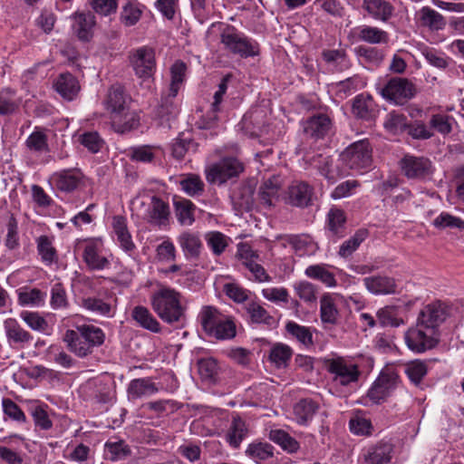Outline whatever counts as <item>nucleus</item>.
Segmentation results:
<instances>
[{
    "label": "nucleus",
    "mask_w": 464,
    "mask_h": 464,
    "mask_svg": "<svg viewBox=\"0 0 464 464\" xmlns=\"http://www.w3.org/2000/svg\"><path fill=\"white\" fill-rule=\"evenodd\" d=\"M319 409V404L312 399L300 400L294 406V416L300 425H306L314 416Z\"/></svg>",
    "instance_id": "nucleus-35"
},
{
    "label": "nucleus",
    "mask_w": 464,
    "mask_h": 464,
    "mask_svg": "<svg viewBox=\"0 0 464 464\" xmlns=\"http://www.w3.org/2000/svg\"><path fill=\"white\" fill-rule=\"evenodd\" d=\"M201 324L208 336L217 339H230L237 333L234 321H201Z\"/></svg>",
    "instance_id": "nucleus-23"
},
{
    "label": "nucleus",
    "mask_w": 464,
    "mask_h": 464,
    "mask_svg": "<svg viewBox=\"0 0 464 464\" xmlns=\"http://www.w3.org/2000/svg\"><path fill=\"white\" fill-rule=\"evenodd\" d=\"M220 40L226 50L242 58L253 57L259 53L258 44L238 33L233 26L222 32Z\"/></svg>",
    "instance_id": "nucleus-3"
},
{
    "label": "nucleus",
    "mask_w": 464,
    "mask_h": 464,
    "mask_svg": "<svg viewBox=\"0 0 464 464\" xmlns=\"http://www.w3.org/2000/svg\"><path fill=\"white\" fill-rule=\"evenodd\" d=\"M45 295L39 289L34 288L29 291L19 293L18 300L22 305H40L44 301Z\"/></svg>",
    "instance_id": "nucleus-62"
},
{
    "label": "nucleus",
    "mask_w": 464,
    "mask_h": 464,
    "mask_svg": "<svg viewBox=\"0 0 464 464\" xmlns=\"http://www.w3.org/2000/svg\"><path fill=\"white\" fill-rule=\"evenodd\" d=\"M194 146L191 138L184 137V134H179L171 144L172 156L177 160L184 159L186 153Z\"/></svg>",
    "instance_id": "nucleus-57"
},
{
    "label": "nucleus",
    "mask_w": 464,
    "mask_h": 464,
    "mask_svg": "<svg viewBox=\"0 0 464 464\" xmlns=\"http://www.w3.org/2000/svg\"><path fill=\"white\" fill-rule=\"evenodd\" d=\"M327 229L330 237L339 239L345 235L346 217L343 210L336 208L330 209L327 215Z\"/></svg>",
    "instance_id": "nucleus-34"
},
{
    "label": "nucleus",
    "mask_w": 464,
    "mask_h": 464,
    "mask_svg": "<svg viewBox=\"0 0 464 464\" xmlns=\"http://www.w3.org/2000/svg\"><path fill=\"white\" fill-rule=\"evenodd\" d=\"M433 226L439 229L459 228L464 229V220L454 217L447 212L440 213L432 222Z\"/></svg>",
    "instance_id": "nucleus-53"
},
{
    "label": "nucleus",
    "mask_w": 464,
    "mask_h": 464,
    "mask_svg": "<svg viewBox=\"0 0 464 464\" xmlns=\"http://www.w3.org/2000/svg\"><path fill=\"white\" fill-rule=\"evenodd\" d=\"M53 87L67 101H72L80 91L77 79L69 72L60 74L53 82Z\"/></svg>",
    "instance_id": "nucleus-31"
},
{
    "label": "nucleus",
    "mask_w": 464,
    "mask_h": 464,
    "mask_svg": "<svg viewBox=\"0 0 464 464\" xmlns=\"http://www.w3.org/2000/svg\"><path fill=\"white\" fill-rule=\"evenodd\" d=\"M25 143L32 151L39 153L48 151L47 137L43 131L35 130L31 133Z\"/></svg>",
    "instance_id": "nucleus-55"
},
{
    "label": "nucleus",
    "mask_w": 464,
    "mask_h": 464,
    "mask_svg": "<svg viewBox=\"0 0 464 464\" xmlns=\"http://www.w3.org/2000/svg\"><path fill=\"white\" fill-rule=\"evenodd\" d=\"M130 63L135 74L141 79L153 76L156 70L155 52L151 47L141 46L130 52Z\"/></svg>",
    "instance_id": "nucleus-8"
},
{
    "label": "nucleus",
    "mask_w": 464,
    "mask_h": 464,
    "mask_svg": "<svg viewBox=\"0 0 464 464\" xmlns=\"http://www.w3.org/2000/svg\"><path fill=\"white\" fill-rule=\"evenodd\" d=\"M81 144L92 153L99 152L104 145V140L98 132L89 131L81 135Z\"/></svg>",
    "instance_id": "nucleus-56"
},
{
    "label": "nucleus",
    "mask_w": 464,
    "mask_h": 464,
    "mask_svg": "<svg viewBox=\"0 0 464 464\" xmlns=\"http://www.w3.org/2000/svg\"><path fill=\"white\" fill-rule=\"evenodd\" d=\"M349 427L351 432L358 436H368L372 431L371 420L360 415H356L350 420Z\"/></svg>",
    "instance_id": "nucleus-54"
},
{
    "label": "nucleus",
    "mask_w": 464,
    "mask_h": 464,
    "mask_svg": "<svg viewBox=\"0 0 464 464\" xmlns=\"http://www.w3.org/2000/svg\"><path fill=\"white\" fill-rule=\"evenodd\" d=\"M105 448L111 454L110 459L113 461L124 459L131 453L130 447L122 440L106 442Z\"/></svg>",
    "instance_id": "nucleus-58"
},
{
    "label": "nucleus",
    "mask_w": 464,
    "mask_h": 464,
    "mask_svg": "<svg viewBox=\"0 0 464 464\" xmlns=\"http://www.w3.org/2000/svg\"><path fill=\"white\" fill-rule=\"evenodd\" d=\"M416 17L421 26L432 32L441 31L447 24L444 16L430 6L421 7L416 14Z\"/></svg>",
    "instance_id": "nucleus-24"
},
{
    "label": "nucleus",
    "mask_w": 464,
    "mask_h": 464,
    "mask_svg": "<svg viewBox=\"0 0 464 464\" xmlns=\"http://www.w3.org/2000/svg\"><path fill=\"white\" fill-rule=\"evenodd\" d=\"M293 352L292 349L284 343L274 344L268 353V361L277 369L287 366Z\"/></svg>",
    "instance_id": "nucleus-38"
},
{
    "label": "nucleus",
    "mask_w": 464,
    "mask_h": 464,
    "mask_svg": "<svg viewBox=\"0 0 464 464\" xmlns=\"http://www.w3.org/2000/svg\"><path fill=\"white\" fill-rule=\"evenodd\" d=\"M155 311L161 319H179L185 308L179 301V294L169 288L160 289L152 299Z\"/></svg>",
    "instance_id": "nucleus-4"
},
{
    "label": "nucleus",
    "mask_w": 464,
    "mask_h": 464,
    "mask_svg": "<svg viewBox=\"0 0 464 464\" xmlns=\"http://www.w3.org/2000/svg\"><path fill=\"white\" fill-rule=\"evenodd\" d=\"M111 226L120 247L126 253L133 252L136 249V245L128 228L126 218L123 216H114Z\"/></svg>",
    "instance_id": "nucleus-15"
},
{
    "label": "nucleus",
    "mask_w": 464,
    "mask_h": 464,
    "mask_svg": "<svg viewBox=\"0 0 464 464\" xmlns=\"http://www.w3.org/2000/svg\"><path fill=\"white\" fill-rule=\"evenodd\" d=\"M159 392L155 382L150 378H139L130 381L127 388L129 401H136L148 397Z\"/></svg>",
    "instance_id": "nucleus-25"
},
{
    "label": "nucleus",
    "mask_w": 464,
    "mask_h": 464,
    "mask_svg": "<svg viewBox=\"0 0 464 464\" xmlns=\"http://www.w3.org/2000/svg\"><path fill=\"white\" fill-rule=\"evenodd\" d=\"M231 77V74H227L222 78L220 83L218 84V90L214 94V102L211 104V111H209L203 119V125L201 128L210 129L216 124L218 119V112L220 111V103L223 100V96L227 92V82Z\"/></svg>",
    "instance_id": "nucleus-30"
},
{
    "label": "nucleus",
    "mask_w": 464,
    "mask_h": 464,
    "mask_svg": "<svg viewBox=\"0 0 464 464\" xmlns=\"http://www.w3.org/2000/svg\"><path fill=\"white\" fill-rule=\"evenodd\" d=\"M82 178L83 175L78 169H63L52 177L56 188L64 192H72L76 189Z\"/></svg>",
    "instance_id": "nucleus-21"
},
{
    "label": "nucleus",
    "mask_w": 464,
    "mask_h": 464,
    "mask_svg": "<svg viewBox=\"0 0 464 464\" xmlns=\"http://www.w3.org/2000/svg\"><path fill=\"white\" fill-rule=\"evenodd\" d=\"M73 30L78 38L82 41H89L93 34V28L96 24L95 15L90 12H75L72 15Z\"/></svg>",
    "instance_id": "nucleus-19"
},
{
    "label": "nucleus",
    "mask_w": 464,
    "mask_h": 464,
    "mask_svg": "<svg viewBox=\"0 0 464 464\" xmlns=\"http://www.w3.org/2000/svg\"><path fill=\"white\" fill-rule=\"evenodd\" d=\"M5 330L10 343H23L31 339L30 334L18 325L16 321H5Z\"/></svg>",
    "instance_id": "nucleus-52"
},
{
    "label": "nucleus",
    "mask_w": 464,
    "mask_h": 464,
    "mask_svg": "<svg viewBox=\"0 0 464 464\" xmlns=\"http://www.w3.org/2000/svg\"><path fill=\"white\" fill-rule=\"evenodd\" d=\"M175 98L176 97H169V92H167L166 96L161 98L160 105L157 111V115L161 121H169L178 115L179 110L174 102Z\"/></svg>",
    "instance_id": "nucleus-51"
},
{
    "label": "nucleus",
    "mask_w": 464,
    "mask_h": 464,
    "mask_svg": "<svg viewBox=\"0 0 464 464\" xmlns=\"http://www.w3.org/2000/svg\"><path fill=\"white\" fill-rule=\"evenodd\" d=\"M362 8L367 14L383 23L388 22L394 14V6L387 0H362Z\"/></svg>",
    "instance_id": "nucleus-16"
},
{
    "label": "nucleus",
    "mask_w": 464,
    "mask_h": 464,
    "mask_svg": "<svg viewBox=\"0 0 464 464\" xmlns=\"http://www.w3.org/2000/svg\"><path fill=\"white\" fill-rule=\"evenodd\" d=\"M181 189L188 196L195 197L202 195L205 185L199 176L188 174L179 182Z\"/></svg>",
    "instance_id": "nucleus-47"
},
{
    "label": "nucleus",
    "mask_w": 464,
    "mask_h": 464,
    "mask_svg": "<svg viewBox=\"0 0 464 464\" xmlns=\"http://www.w3.org/2000/svg\"><path fill=\"white\" fill-rule=\"evenodd\" d=\"M128 99L129 97L125 93L123 87L119 84L112 85L109 90L105 106L108 111L114 114V121L117 117L128 118Z\"/></svg>",
    "instance_id": "nucleus-13"
},
{
    "label": "nucleus",
    "mask_w": 464,
    "mask_h": 464,
    "mask_svg": "<svg viewBox=\"0 0 464 464\" xmlns=\"http://www.w3.org/2000/svg\"><path fill=\"white\" fill-rule=\"evenodd\" d=\"M311 164L332 183L343 175L342 169L337 165H334V160L330 156L317 155L312 159Z\"/></svg>",
    "instance_id": "nucleus-32"
},
{
    "label": "nucleus",
    "mask_w": 464,
    "mask_h": 464,
    "mask_svg": "<svg viewBox=\"0 0 464 464\" xmlns=\"http://www.w3.org/2000/svg\"><path fill=\"white\" fill-rule=\"evenodd\" d=\"M102 246L101 239H92L86 242L82 259L89 269L100 271L110 266L111 261L102 254Z\"/></svg>",
    "instance_id": "nucleus-12"
},
{
    "label": "nucleus",
    "mask_w": 464,
    "mask_h": 464,
    "mask_svg": "<svg viewBox=\"0 0 464 464\" xmlns=\"http://www.w3.org/2000/svg\"><path fill=\"white\" fill-rule=\"evenodd\" d=\"M369 231L365 228L358 229L353 237L345 240L339 248V256L348 257L360 246V245L368 237Z\"/></svg>",
    "instance_id": "nucleus-44"
},
{
    "label": "nucleus",
    "mask_w": 464,
    "mask_h": 464,
    "mask_svg": "<svg viewBox=\"0 0 464 464\" xmlns=\"http://www.w3.org/2000/svg\"><path fill=\"white\" fill-rule=\"evenodd\" d=\"M178 243L187 259H198L203 248L198 233L184 231L178 237Z\"/></svg>",
    "instance_id": "nucleus-22"
},
{
    "label": "nucleus",
    "mask_w": 464,
    "mask_h": 464,
    "mask_svg": "<svg viewBox=\"0 0 464 464\" xmlns=\"http://www.w3.org/2000/svg\"><path fill=\"white\" fill-rule=\"evenodd\" d=\"M82 389L89 398L97 402L106 403L112 399L111 383L100 379L89 380Z\"/></svg>",
    "instance_id": "nucleus-20"
},
{
    "label": "nucleus",
    "mask_w": 464,
    "mask_h": 464,
    "mask_svg": "<svg viewBox=\"0 0 464 464\" xmlns=\"http://www.w3.org/2000/svg\"><path fill=\"white\" fill-rule=\"evenodd\" d=\"M188 66L181 61H176L169 68L170 82L168 89L169 97H176L186 80Z\"/></svg>",
    "instance_id": "nucleus-36"
},
{
    "label": "nucleus",
    "mask_w": 464,
    "mask_h": 464,
    "mask_svg": "<svg viewBox=\"0 0 464 464\" xmlns=\"http://www.w3.org/2000/svg\"><path fill=\"white\" fill-rule=\"evenodd\" d=\"M169 216V208L168 203L160 198L153 196L150 206L148 210V221L156 226L166 224Z\"/></svg>",
    "instance_id": "nucleus-33"
},
{
    "label": "nucleus",
    "mask_w": 464,
    "mask_h": 464,
    "mask_svg": "<svg viewBox=\"0 0 464 464\" xmlns=\"http://www.w3.org/2000/svg\"><path fill=\"white\" fill-rule=\"evenodd\" d=\"M374 112V102L371 96L360 94L356 96L353 102V113L363 120H369Z\"/></svg>",
    "instance_id": "nucleus-42"
},
{
    "label": "nucleus",
    "mask_w": 464,
    "mask_h": 464,
    "mask_svg": "<svg viewBox=\"0 0 464 464\" xmlns=\"http://www.w3.org/2000/svg\"><path fill=\"white\" fill-rule=\"evenodd\" d=\"M380 94L395 104H403L415 96L416 87L406 78L393 77L380 90Z\"/></svg>",
    "instance_id": "nucleus-5"
},
{
    "label": "nucleus",
    "mask_w": 464,
    "mask_h": 464,
    "mask_svg": "<svg viewBox=\"0 0 464 464\" xmlns=\"http://www.w3.org/2000/svg\"><path fill=\"white\" fill-rule=\"evenodd\" d=\"M393 446L388 441H380L366 449L362 454L367 464H387L392 460Z\"/></svg>",
    "instance_id": "nucleus-17"
},
{
    "label": "nucleus",
    "mask_w": 464,
    "mask_h": 464,
    "mask_svg": "<svg viewBox=\"0 0 464 464\" xmlns=\"http://www.w3.org/2000/svg\"><path fill=\"white\" fill-rule=\"evenodd\" d=\"M440 341L437 321H418L405 334L408 348L417 353L434 348Z\"/></svg>",
    "instance_id": "nucleus-1"
},
{
    "label": "nucleus",
    "mask_w": 464,
    "mask_h": 464,
    "mask_svg": "<svg viewBox=\"0 0 464 464\" xmlns=\"http://www.w3.org/2000/svg\"><path fill=\"white\" fill-rule=\"evenodd\" d=\"M332 120L328 115L324 113L310 117L304 125V132L316 140L327 136L332 131Z\"/></svg>",
    "instance_id": "nucleus-18"
},
{
    "label": "nucleus",
    "mask_w": 464,
    "mask_h": 464,
    "mask_svg": "<svg viewBox=\"0 0 464 464\" xmlns=\"http://www.w3.org/2000/svg\"><path fill=\"white\" fill-rule=\"evenodd\" d=\"M176 217L182 226H191L194 221L195 205L188 199L175 202Z\"/></svg>",
    "instance_id": "nucleus-46"
},
{
    "label": "nucleus",
    "mask_w": 464,
    "mask_h": 464,
    "mask_svg": "<svg viewBox=\"0 0 464 464\" xmlns=\"http://www.w3.org/2000/svg\"><path fill=\"white\" fill-rule=\"evenodd\" d=\"M408 134L415 140H428L433 136V131L421 121H415L407 128Z\"/></svg>",
    "instance_id": "nucleus-63"
},
{
    "label": "nucleus",
    "mask_w": 464,
    "mask_h": 464,
    "mask_svg": "<svg viewBox=\"0 0 464 464\" xmlns=\"http://www.w3.org/2000/svg\"><path fill=\"white\" fill-rule=\"evenodd\" d=\"M398 382L399 376L394 371L382 372L368 390L366 397L373 404H381L393 392Z\"/></svg>",
    "instance_id": "nucleus-7"
},
{
    "label": "nucleus",
    "mask_w": 464,
    "mask_h": 464,
    "mask_svg": "<svg viewBox=\"0 0 464 464\" xmlns=\"http://www.w3.org/2000/svg\"><path fill=\"white\" fill-rule=\"evenodd\" d=\"M37 251L45 264H52L57 258L56 250L53 246L52 239L47 236H40L36 239Z\"/></svg>",
    "instance_id": "nucleus-49"
},
{
    "label": "nucleus",
    "mask_w": 464,
    "mask_h": 464,
    "mask_svg": "<svg viewBox=\"0 0 464 464\" xmlns=\"http://www.w3.org/2000/svg\"><path fill=\"white\" fill-rule=\"evenodd\" d=\"M244 169V164L237 158L224 157L206 167V179L209 184L222 186L237 180Z\"/></svg>",
    "instance_id": "nucleus-2"
},
{
    "label": "nucleus",
    "mask_w": 464,
    "mask_h": 464,
    "mask_svg": "<svg viewBox=\"0 0 464 464\" xmlns=\"http://www.w3.org/2000/svg\"><path fill=\"white\" fill-rule=\"evenodd\" d=\"M294 288L296 295L304 302L313 303L316 301V288L312 283L300 281L295 284Z\"/></svg>",
    "instance_id": "nucleus-60"
},
{
    "label": "nucleus",
    "mask_w": 464,
    "mask_h": 464,
    "mask_svg": "<svg viewBox=\"0 0 464 464\" xmlns=\"http://www.w3.org/2000/svg\"><path fill=\"white\" fill-rule=\"evenodd\" d=\"M282 180L279 176H272L263 182L259 188L258 199L265 207H272L278 198Z\"/></svg>",
    "instance_id": "nucleus-26"
},
{
    "label": "nucleus",
    "mask_w": 464,
    "mask_h": 464,
    "mask_svg": "<svg viewBox=\"0 0 464 464\" xmlns=\"http://www.w3.org/2000/svg\"><path fill=\"white\" fill-rule=\"evenodd\" d=\"M405 373L412 383L418 385L428 372L427 364L424 362L415 360L408 362L404 369Z\"/></svg>",
    "instance_id": "nucleus-50"
},
{
    "label": "nucleus",
    "mask_w": 464,
    "mask_h": 464,
    "mask_svg": "<svg viewBox=\"0 0 464 464\" xmlns=\"http://www.w3.org/2000/svg\"><path fill=\"white\" fill-rule=\"evenodd\" d=\"M18 107L14 102V92L12 89H4L0 92V114L13 113Z\"/></svg>",
    "instance_id": "nucleus-59"
},
{
    "label": "nucleus",
    "mask_w": 464,
    "mask_h": 464,
    "mask_svg": "<svg viewBox=\"0 0 464 464\" xmlns=\"http://www.w3.org/2000/svg\"><path fill=\"white\" fill-rule=\"evenodd\" d=\"M401 172L408 179H423L432 174V163L425 157L407 154L400 160Z\"/></svg>",
    "instance_id": "nucleus-11"
},
{
    "label": "nucleus",
    "mask_w": 464,
    "mask_h": 464,
    "mask_svg": "<svg viewBox=\"0 0 464 464\" xmlns=\"http://www.w3.org/2000/svg\"><path fill=\"white\" fill-rule=\"evenodd\" d=\"M44 64L39 63L33 67L24 71L22 75V83L24 89H29L34 83H36L45 77L44 72L40 71V67Z\"/></svg>",
    "instance_id": "nucleus-61"
},
{
    "label": "nucleus",
    "mask_w": 464,
    "mask_h": 464,
    "mask_svg": "<svg viewBox=\"0 0 464 464\" xmlns=\"http://www.w3.org/2000/svg\"><path fill=\"white\" fill-rule=\"evenodd\" d=\"M207 245L215 256H220L228 246L229 238L219 231H210L205 235Z\"/></svg>",
    "instance_id": "nucleus-48"
},
{
    "label": "nucleus",
    "mask_w": 464,
    "mask_h": 464,
    "mask_svg": "<svg viewBox=\"0 0 464 464\" xmlns=\"http://www.w3.org/2000/svg\"><path fill=\"white\" fill-rule=\"evenodd\" d=\"M304 274L309 278L321 281L328 287L336 285L334 275L324 265L309 266L305 268Z\"/></svg>",
    "instance_id": "nucleus-43"
},
{
    "label": "nucleus",
    "mask_w": 464,
    "mask_h": 464,
    "mask_svg": "<svg viewBox=\"0 0 464 464\" xmlns=\"http://www.w3.org/2000/svg\"><path fill=\"white\" fill-rule=\"evenodd\" d=\"M143 5L137 1L127 2L121 13V21L126 26L136 24L142 14Z\"/></svg>",
    "instance_id": "nucleus-45"
},
{
    "label": "nucleus",
    "mask_w": 464,
    "mask_h": 464,
    "mask_svg": "<svg viewBox=\"0 0 464 464\" xmlns=\"http://www.w3.org/2000/svg\"><path fill=\"white\" fill-rule=\"evenodd\" d=\"M198 372L202 379L213 381L218 374V366L212 358L202 359L198 362Z\"/></svg>",
    "instance_id": "nucleus-64"
},
{
    "label": "nucleus",
    "mask_w": 464,
    "mask_h": 464,
    "mask_svg": "<svg viewBox=\"0 0 464 464\" xmlns=\"http://www.w3.org/2000/svg\"><path fill=\"white\" fill-rule=\"evenodd\" d=\"M63 341L68 349L79 357H85L92 353L91 343L83 337L79 328L77 331L67 330Z\"/></svg>",
    "instance_id": "nucleus-29"
},
{
    "label": "nucleus",
    "mask_w": 464,
    "mask_h": 464,
    "mask_svg": "<svg viewBox=\"0 0 464 464\" xmlns=\"http://www.w3.org/2000/svg\"><path fill=\"white\" fill-rule=\"evenodd\" d=\"M247 434L248 428L246 421L239 415H233L229 428L225 435V440L228 445L237 449Z\"/></svg>",
    "instance_id": "nucleus-28"
},
{
    "label": "nucleus",
    "mask_w": 464,
    "mask_h": 464,
    "mask_svg": "<svg viewBox=\"0 0 464 464\" xmlns=\"http://www.w3.org/2000/svg\"><path fill=\"white\" fill-rule=\"evenodd\" d=\"M424 317H429L428 319L462 318L464 317V303L462 301L454 303L434 301L420 311L418 319Z\"/></svg>",
    "instance_id": "nucleus-9"
},
{
    "label": "nucleus",
    "mask_w": 464,
    "mask_h": 464,
    "mask_svg": "<svg viewBox=\"0 0 464 464\" xmlns=\"http://www.w3.org/2000/svg\"><path fill=\"white\" fill-rule=\"evenodd\" d=\"M327 370L333 374V381L342 386H348L351 383L356 382L360 376L358 366L354 363L347 362L341 357L329 360Z\"/></svg>",
    "instance_id": "nucleus-10"
},
{
    "label": "nucleus",
    "mask_w": 464,
    "mask_h": 464,
    "mask_svg": "<svg viewBox=\"0 0 464 464\" xmlns=\"http://www.w3.org/2000/svg\"><path fill=\"white\" fill-rule=\"evenodd\" d=\"M372 150L368 140L356 141L342 153L343 162L352 169L369 168L372 162Z\"/></svg>",
    "instance_id": "nucleus-6"
},
{
    "label": "nucleus",
    "mask_w": 464,
    "mask_h": 464,
    "mask_svg": "<svg viewBox=\"0 0 464 464\" xmlns=\"http://www.w3.org/2000/svg\"><path fill=\"white\" fill-rule=\"evenodd\" d=\"M275 448L268 442L253 441L246 450V455L256 462L265 461L274 457Z\"/></svg>",
    "instance_id": "nucleus-39"
},
{
    "label": "nucleus",
    "mask_w": 464,
    "mask_h": 464,
    "mask_svg": "<svg viewBox=\"0 0 464 464\" xmlns=\"http://www.w3.org/2000/svg\"><path fill=\"white\" fill-rule=\"evenodd\" d=\"M359 40L370 44H388L389 34L376 26L362 25L357 28Z\"/></svg>",
    "instance_id": "nucleus-37"
},
{
    "label": "nucleus",
    "mask_w": 464,
    "mask_h": 464,
    "mask_svg": "<svg viewBox=\"0 0 464 464\" xmlns=\"http://www.w3.org/2000/svg\"><path fill=\"white\" fill-rule=\"evenodd\" d=\"M363 284L367 290L373 295H392L396 292V281L385 276L365 277Z\"/></svg>",
    "instance_id": "nucleus-27"
},
{
    "label": "nucleus",
    "mask_w": 464,
    "mask_h": 464,
    "mask_svg": "<svg viewBox=\"0 0 464 464\" xmlns=\"http://www.w3.org/2000/svg\"><path fill=\"white\" fill-rule=\"evenodd\" d=\"M268 438L288 453H295L300 448L299 442L295 438L280 429L271 430Z\"/></svg>",
    "instance_id": "nucleus-40"
},
{
    "label": "nucleus",
    "mask_w": 464,
    "mask_h": 464,
    "mask_svg": "<svg viewBox=\"0 0 464 464\" xmlns=\"http://www.w3.org/2000/svg\"><path fill=\"white\" fill-rule=\"evenodd\" d=\"M383 127L388 132L396 135L407 130L409 122L403 113L392 111L386 115Z\"/></svg>",
    "instance_id": "nucleus-41"
},
{
    "label": "nucleus",
    "mask_w": 464,
    "mask_h": 464,
    "mask_svg": "<svg viewBox=\"0 0 464 464\" xmlns=\"http://www.w3.org/2000/svg\"><path fill=\"white\" fill-rule=\"evenodd\" d=\"M313 188L304 181H294L287 189L286 203L294 207H307L312 199Z\"/></svg>",
    "instance_id": "nucleus-14"
}]
</instances>
